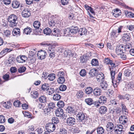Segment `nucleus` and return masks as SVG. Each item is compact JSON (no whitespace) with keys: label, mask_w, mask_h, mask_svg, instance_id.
I'll use <instances>...</instances> for the list:
<instances>
[{"label":"nucleus","mask_w":134,"mask_h":134,"mask_svg":"<svg viewBox=\"0 0 134 134\" xmlns=\"http://www.w3.org/2000/svg\"><path fill=\"white\" fill-rule=\"evenodd\" d=\"M17 19V16L14 14H12L8 17V21L11 24L12 27L16 26Z\"/></svg>","instance_id":"obj_1"},{"label":"nucleus","mask_w":134,"mask_h":134,"mask_svg":"<svg viewBox=\"0 0 134 134\" xmlns=\"http://www.w3.org/2000/svg\"><path fill=\"white\" fill-rule=\"evenodd\" d=\"M46 129L50 132H53L55 129V126L53 123H49L47 124L46 126Z\"/></svg>","instance_id":"obj_2"},{"label":"nucleus","mask_w":134,"mask_h":134,"mask_svg":"<svg viewBox=\"0 0 134 134\" xmlns=\"http://www.w3.org/2000/svg\"><path fill=\"white\" fill-rule=\"evenodd\" d=\"M124 47L123 45L121 44L118 45L116 49V52L118 55L124 53Z\"/></svg>","instance_id":"obj_3"},{"label":"nucleus","mask_w":134,"mask_h":134,"mask_svg":"<svg viewBox=\"0 0 134 134\" xmlns=\"http://www.w3.org/2000/svg\"><path fill=\"white\" fill-rule=\"evenodd\" d=\"M37 54L38 58L42 60L45 58L47 53L45 51L41 50L38 52Z\"/></svg>","instance_id":"obj_4"},{"label":"nucleus","mask_w":134,"mask_h":134,"mask_svg":"<svg viewBox=\"0 0 134 134\" xmlns=\"http://www.w3.org/2000/svg\"><path fill=\"white\" fill-rule=\"evenodd\" d=\"M75 119L73 117H71L68 118L66 121V122L69 126H72L75 123Z\"/></svg>","instance_id":"obj_5"},{"label":"nucleus","mask_w":134,"mask_h":134,"mask_svg":"<svg viewBox=\"0 0 134 134\" xmlns=\"http://www.w3.org/2000/svg\"><path fill=\"white\" fill-rule=\"evenodd\" d=\"M129 35L130 33L128 31H126L124 32L122 37L123 41H129L130 38V36Z\"/></svg>","instance_id":"obj_6"},{"label":"nucleus","mask_w":134,"mask_h":134,"mask_svg":"<svg viewBox=\"0 0 134 134\" xmlns=\"http://www.w3.org/2000/svg\"><path fill=\"white\" fill-rule=\"evenodd\" d=\"M76 117L77 120L79 121H82L85 119V115L82 112H79L77 115Z\"/></svg>","instance_id":"obj_7"},{"label":"nucleus","mask_w":134,"mask_h":134,"mask_svg":"<svg viewBox=\"0 0 134 134\" xmlns=\"http://www.w3.org/2000/svg\"><path fill=\"white\" fill-rule=\"evenodd\" d=\"M22 16L25 18L29 17L31 15V13L29 10L28 9H25L22 13Z\"/></svg>","instance_id":"obj_8"},{"label":"nucleus","mask_w":134,"mask_h":134,"mask_svg":"<svg viewBox=\"0 0 134 134\" xmlns=\"http://www.w3.org/2000/svg\"><path fill=\"white\" fill-rule=\"evenodd\" d=\"M117 127L118 128V129H115L114 130L115 132L116 133L120 134L122 133H124V131L122 129H123V127L121 125H117Z\"/></svg>","instance_id":"obj_9"},{"label":"nucleus","mask_w":134,"mask_h":134,"mask_svg":"<svg viewBox=\"0 0 134 134\" xmlns=\"http://www.w3.org/2000/svg\"><path fill=\"white\" fill-rule=\"evenodd\" d=\"M93 92L94 95L97 97L101 95V90L100 88L96 87L93 90Z\"/></svg>","instance_id":"obj_10"},{"label":"nucleus","mask_w":134,"mask_h":134,"mask_svg":"<svg viewBox=\"0 0 134 134\" xmlns=\"http://www.w3.org/2000/svg\"><path fill=\"white\" fill-rule=\"evenodd\" d=\"M27 59L25 55L19 56L18 57L16 58L17 62L19 63H23L25 62L26 60Z\"/></svg>","instance_id":"obj_11"},{"label":"nucleus","mask_w":134,"mask_h":134,"mask_svg":"<svg viewBox=\"0 0 134 134\" xmlns=\"http://www.w3.org/2000/svg\"><path fill=\"white\" fill-rule=\"evenodd\" d=\"M55 114L57 116L63 117L64 114L63 110L61 108L57 109L55 111Z\"/></svg>","instance_id":"obj_12"},{"label":"nucleus","mask_w":134,"mask_h":134,"mask_svg":"<svg viewBox=\"0 0 134 134\" xmlns=\"http://www.w3.org/2000/svg\"><path fill=\"white\" fill-rule=\"evenodd\" d=\"M52 32V34L56 37H59L60 36V31L57 29H54Z\"/></svg>","instance_id":"obj_13"},{"label":"nucleus","mask_w":134,"mask_h":134,"mask_svg":"<svg viewBox=\"0 0 134 134\" xmlns=\"http://www.w3.org/2000/svg\"><path fill=\"white\" fill-rule=\"evenodd\" d=\"M84 94V93L82 91L79 90L77 91L75 96L77 98L80 99L83 97Z\"/></svg>","instance_id":"obj_14"},{"label":"nucleus","mask_w":134,"mask_h":134,"mask_svg":"<svg viewBox=\"0 0 134 134\" xmlns=\"http://www.w3.org/2000/svg\"><path fill=\"white\" fill-rule=\"evenodd\" d=\"M96 78L98 81L100 82L101 80L102 81L104 78V75L102 72L99 73L96 76Z\"/></svg>","instance_id":"obj_15"},{"label":"nucleus","mask_w":134,"mask_h":134,"mask_svg":"<svg viewBox=\"0 0 134 134\" xmlns=\"http://www.w3.org/2000/svg\"><path fill=\"white\" fill-rule=\"evenodd\" d=\"M120 10L118 9H116L113 10L112 12L113 15L116 17L120 15Z\"/></svg>","instance_id":"obj_16"},{"label":"nucleus","mask_w":134,"mask_h":134,"mask_svg":"<svg viewBox=\"0 0 134 134\" xmlns=\"http://www.w3.org/2000/svg\"><path fill=\"white\" fill-rule=\"evenodd\" d=\"M107 110V108L104 106H101L99 109V111L101 114L105 113Z\"/></svg>","instance_id":"obj_17"},{"label":"nucleus","mask_w":134,"mask_h":134,"mask_svg":"<svg viewBox=\"0 0 134 134\" xmlns=\"http://www.w3.org/2000/svg\"><path fill=\"white\" fill-rule=\"evenodd\" d=\"M100 86L101 88L104 90H109L108 89V85L107 84L106 81H103L100 83Z\"/></svg>","instance_id":"obj_18"},{"label":"nucleus","mask_w":134,"mask_h":134,"mask_svg":"<svg viewBox=\"0 0 134 134\" xmlns=\"http://www.w3.org/2000/svg\"><path fill=\"white\" fill-rule=\"evenodd\" d=\"M78 31L79 34L81 35H85L87 32V30L85 28L80 29Z\"/></svg>","instance_id":"obj_19"},{"label":"nucleus","mask_w":134,"mask_h":134,"mask_svg":"<svg viewBox=\"0 0 134 134\" xmlns=\"http://www.w3.org/2000/svg\"><path fill=\"white\" fill-rule=\"evenodd\" d=\"M106 126L108 130H109L112 132V131H111V130H113V128L114 127V125L112 122H108L107 123Z\"/></svg>","instance_id":"obj_20"},{"label":"nucleus","mask_w":134,"mask_h":134,"mask_svg":"<svg viewBox=\"0 0 134 134\" xmlns=\"http://www.w3.org/2000/svg\"><path fill=\"white\" fill-rule=\"evenodd\" d=\"M51 109L48 107L44 108L43 110L44 113L49 116L51 115V114L52 113V111Z\"/></svg>","instance_id":"obj_21"},{"label":"nucleus","mask_w":134,"mask_h":134,"mask_svg":"<svg viewBox=\"0 0 134 134\" xmlns=\"http://www.w3.org/2000/svg\"><path fill=\"white\" fill-rule=\"evenodd\" d=\"M121 104L122 106V110L123 113L125 114L128 113V110L126 108L125 105L124 104L123 102H121Z\"/></svg>","instance_id":"obj_22"},{"label":"nucleus","mask_w":134,"mask_h":134,"mask_svg":"<svg viewBox=\"0 0 134 134\" xmlns=\"http://www.w3.org/2000/svg\"><path fill=\"white\" fill-rule=\"evenodd\" d=\"M32 31V29L29 27H27L25 28L23 31L24 34L26 35L29 34Z\"/></svg>","instance_id":"obj_23"},{"label":"nucleus","mask_w":134,"mask_h":134,"mask_svg":"<svg viewBox=\"0 0 134 134\" xmlns=\"http://www.w3.org/2000/svg\"><path fill=\"white\" fill-rule=\"evenodd\" d=\"M12 34L14 36L16 35H20V29L19 28H17L13 30L12 31Z\"/></svg>","instance_id":"obj_24"},{"label":"nucleus","mask_w":134,"mask_h":134,"mask_svg":"<svg viewBox=\"0 0 134 134\" xmlns=\"http://www.w3.org/2000/svg\"><path fill=\"white\" fill-rule=\"evenodd\" d=\"M70 29L69 28H66L64 30L63 34L65 36H69L70 34Z\"/></svg>","instance_id":"obj_25"},{"label":"nucleus","mask_w":134,"mask_h":134,"mask_svg":"<svg viewBox=\"0 0 134 134\" xmlns=\"http://www.w3.org/2000/svg\"><path fill=\"white\" fill-rule=\"evenodd\" d=\"M3 106L5 108L7 109H9L12 105L11 103L10 102H4L2 103Z\"/></svg>","instance_id":"obj_26"},{"label":"nucleus","mask_w":134,"mask_h":134,"mask_svg":"<svg viewBox=\"0 0 134 134\" xmlns=\"http://www.w3.org/2000/svg\"><path fill=\"white\" fill-rule=\"evenodd\" d=\"M132 46L131 44L129 43H127L124 47V51H129L130 50V49L131 48Z\"/></svg>","instance_id":"obj_27"},{"label":"nucleus","mask_w":134,"mask_h":134,"mask_svg":"<svg viewBox=\"0 0 134 134\" xmlns=\"http://www.w3.org/2000/svg\"><path fill=\"white\" fill-rule=\"evenodd\" d=\"M66 110L68 113L71 114L75 111L74 108L73 107L68 106L66 109Z\"/></svg>","instance_id":"obj_28"},{"label":"nucleus","mask_w":134,"mask_h":134,"mask_svg":"<svg viewBox=\"0 0 134 134\" xmlns=\"http://www.w3.org/2000/svg\"><path fill=\"white\" fill-rule=\"evenodd\" d=\"M125 13L126 16L131 18H134V14L131 12H129L127 10L125 11Z\"/></svg>","instance_id":"obj_29"},{"label":"nucleus","mask_w":134,"mask_h":134,"mask_svg":"<svg viewBox=\"0 0 134 134\" xmlns=\"http://www.w3.org/2000/svg\"><path fill=\"white\" fill-rule=\"evenodd\" d=\"M20 3L19 2L17 1H15L13 2L12 5L14 8H17L19 7Z\"/></svg>","instance_id":"obj_30"},{"label":"nucleus","mask_w":134,"mask_h":134,"mask_svg":"<svg viewBox=\"0 0 134 134\" xmlns=\"http://www.w3.org/2000/svg\"><path fill=\"white\" fill-rule=\"evenodd\" d=\"M96 73V70L94 69H92L91 70L89 73L90 77H92L95 75Z\"/></svg>","instance_id":"obj_31"},{"label":"nucleus","mask_w":134,"mask_h":134,"mask_svg":"<svg viewBox=\"0 0 134 134\" xmlns=\"http://www.w3.org/2000/svg\"><path fill=\"white\" fill-rule=\"evenodd\" d=\"M52 32L51 30L49 28H47L43 30V32L44 34L46 35H49Z\"/></svg>","instance_id":"obj_32"},{"label":"nucleus","mask_w":134,"mask_h":134,"mask_svg":"<svg viewBox=\"0 0 134 134\" xmlns=\"http://www.w3.org/2000/svg\"><path fill=\"white\" fill-rule=\"evenodd\" d=\"M98 134H103L104 131V130L102 127H99L97 129Z\"/></svg>","instance_id":"obj_33"},{"label":"nucleus","mask_w":134,"mask_h":134,"mask_svg":"<svg viewBox=\"0 0 134 134\" xmlns=\"http://www.w3.org/2000/svg\"><path fill=\"white\" fill-rule=\"evenodd\" d=\"M70 30L71 33L76 34L78 30V28L77 27H72L70 29Z\"/></svg>","instance_id":"obj_34"},{"label":"nucleus","mask_w":134,"mask_h":134,"mask_svg":"<svg viewBox=\"0 0 134 134\" xmlns=\"http://www.w3.org/2000/svg\"><path fill=\"white\" fill-rule=\"evenodd\" d=\"M85 101L86 103L88 105H91L93 103V101L92 99L90 98L86 99Z\"/></svg>","instance_id":"obj_35"},{"label":"nucleus","mask_w":134,"mask_h":134,"mask_svg":"<svg viewBox=\"0 0 134 134\" xmlns=\"http://www.w3.org/2000/svg\"><path fill=\"white\" fill-rule=\"evenodd\" d=\"M40 25V23L38 21H35L33 24L34 27L36 29H38Z\"/></svg>","instance_id":"obj_36"},{"label":"nucleus","mask_w":134,"mask_h":134,"mask_svg":"<svg viewBox=\"0 0 134 134\" xmlns=\"http://www.w3.org/2000/svg\"><path fill=\"white\" fill-rule=\"evenodd\" d=\"M93 91L92 88L91 87H87L85 89V92L87 94H90L92 93Z\"/></svg>","instance_id":"obj_37"},{"label":"nucleus","mask_w":134,"mask_h":134,"mask_svg":"<svg viewBox=\"0 0 134 134\" xmlns=\"http://www.w3.org/2000/svg\"><path fill=\"white\" fill-rule=\"evenodd\" d=\"M54 91V90L53 88L49 87L48 89L47 90V93H48V94L51 95L53 93Z\"/></svg>","instance_id":"obj_38"},{"label":"nucleus","mask_w":134,"mask_h":134,"mask_svg":"<svg viewBox=\"0 0 134 134\" xmlns=\"http://www.w3.org/2000/svg\"><path fill=\"white\" fill-rule=\"evenodd\" d=\"M91 64L92 66H97L98 65V62L97 59H93L91 61Z\"/></svg>","instance_id":"obj_39"},{"label":"nucleus","mask_w":134,"mask_h":134,"mask_svg":"<svg viewBox=\"0 0 134 134\" xmlns=\"http://www.w3.org/2000/svg\"><path fill=\"white\" fill-rule=\"evenodd\" d=\"M61 98V96L58 94H54L53 97V99L55 100H60Z\"/></svg>","instance_id":"obj_40"},{"label":"nucleus","mask_w":134,"mask_h":134,"mask_svg":"<svg viewBox=\"0 0 134 134\" xmlns=\"http://www.w3.org/2000/svg\"><path fill=\"white\" fill-rule=\"evenodd\" d=\"M57 105L59 108H62L64 105V102L62 100H60L57 103Z\"/></svg>","instance_id":"obj_41"},{"label":"nucleus","mask_w":134,"mask_h":134,"mask_svg":"<svg viewBox=\"0 0 134 134\" xmlns=\"http://www.w3.org/2000/svg\"><path fill=\"white\" fill-rule=\"evenodd\" d=\"M55 78V75L54 74H51L49 75L48 79L50 81H53Z\"/></svg>","instance_id":"obj_42"},{"label":"nucleus","mask_w":134,"mask_h":134,"mask_svg":"<svg viewBox=\"0 0 134 134\" xmlns=\"http://www.w3.org/2000/svg\"><path fill=\"white\" fill-rule=\"evenodd\" d=\"M58 82L59 83H63L65 81V79L64 77H58Z\"/></svg>","instance_id":"obj_43"},{"label":"nucleus","mask_w":134,"mask_h":134,"mask_svg":"<svg viewBox=\"0 0 134 134\" xmlns=\"http://www.w3.org/2000/svg\"><path fill=\"white\" fill-rule=\"evenodd\" d=\"M39 101L41 103H44L46 102V97L43 96H41L39 98Z\"/></svg>","instance_id":"obj_44"},{"label":"nucleus","mask_w":134,"mask_h":134,"mask_svg":"<svg viewBox=\"0 0 134 134\" xmlns=\"http://www.w3.org/2000/svg\"><path fill=\"white\" fill-rule=\"evenodd\" d=\"M131 72V71L129 69H125L124 71V74L125 76H130Z\"/></svg>","instance_id":"obj_45"},{"label":"nucleus","mask_w":134,"mask_h":134,"mask_svg":"<svg viewBox=\"0 0 134 134\" xmlns=\"http://www.w3.org/2000/svg\"><path fill=\"white\" fill-rule=\"evenodd\" d=\"M24 114L25 116L26 117L28 118H30L31 117V115L30 113L28 111H25L24 113Z\"/></svg>","instance_id":"obj_46"},{"label":"nucleus","mask_w":134,"mask_h":134,"mask_svg":"<svg viewBox=\"0 0 134 134\" xmlns=\"http://www.w3.org/2000/svg\"><path fill=\"white\" fill-rule=\"evenodd\" d=\"M48 107L50 109H53L55 107V104L53 102H50L48 105Z\"/></svg>","instance_id":"obj_47"},{"label":"nucleus","mask_w":134,"mask_h":134,"mask_svg":"<svg viewBox=\"0 0 134 134\" xmlns=\"http://www.w3.org/2000/svg\"><path fill=\"white\" fill-rule=\"evenodd\" d=\"M52 123L57 124L59 122V120L58 118L56 117H53L52 119Z\"/></svg>","instance_id":"obj_48"},{"label":"nucleus","mask_w":134,"mask_h":134,"mask_svg":"<svg viewBox=\"0 0 134 134\" xmlns=\"http://www.w3.org/2000/svg\"><path fill=\"white\" fill-rule=\"evenodd\" d=\"M49 86L47 84L45 83L42 86V90L45 91L47 90Z\"/></svg>","instance_id":"obj_49"},{"label":"nucleus","mask_w":134,"mask_h":134,"mask_svg":"<svg viewBox=\"0 0 134 134\" xmlns=\"http://www.w3.org/2000/svg\"><path fill=\"white\" fill-rule=\"evenodd\" d=\"M32 97L34 98H36L38 96V93L37 91H33L31 92Z\"/></svg>","instance_id":"obj_50"},{"label":"nucleus","mask_w":134,"mask_h":134,"mask_svg":"<svg viewBox=\"0 0 134 134\" xmlns=\"http://www.w3.org/2000/svg\"><path fill=\"white\" fill-rule=\"evenodd\" d=\"M66 86L64 85H62L60 86L59 89L60 91H65L66 89Z\"/></svg>","instance_id":"obj_51"},{"label":"nucleus","mask_w":134,"mask_h":134,"mask_svg":"<svg viewBox=\"0 0 134 134\" xmlns=\"http://www.w3.org/2000/svg\"><path fill=\"white\" fill-rule=\"evenodd\" d=\"M86 70L84 69H82L80 72V75L82 76H85L86 75Z\"/></svg>","instance_id":"obj_52"},{"label":"nucleus","mask_w":134,"mask_h":134,"mask_svg":"<svg viewBox=\"0 0 134 134\" xmlns=\"http://www.w3.org/2000/svg\"><path fill=\"white\" fill-rule=\"evenodd\" d=\"M110 74L111 76L112 80L113 81V80L115 78V71L113 70H111V68L110 69Z\"/></svg>","instance_id":"obj_53"},{"label":"nucleus","mask_w":134,"mask_h":134,"mask_svg":"<svg viewBox=\"0 0 134 134\" xmlns=\"http://www.w3.org/2000/svg\"><path fill=\"white\" fill-rule=\"evenodd\" d=\"M127 119V117L125 116H121L119 118V119L120 121V123H122L123 122H122L123 120L125 119Z\"/></svg>","instance_id":"obj_54"},{"label":"nucleus","mask_w":134,"mask_h":134,"mask_svg":"<svg viewBox=\"0 0 134 134\" xmlns=\"http://www.w3.org/2000/svg\"><path fill=\"white\" fill-rule=\"evenodd\" d=\"M26 69V68L24 66L20 67L18 69V72L20 73H22L25 71Z\"/></svg>","instance_id":"obj_55"},{"label":"nucleus","mask_w":134,"mask_h":134,"mask_svg":"<svg viewBox=\"0 0 134 134\" xmlns=\"http://www.w3.org/2000/svg\"><path fill=\"white\" fill-rule=\"evenodd\" d=\"M21 104V103L20 102V101L19 100L15 101L13 103L14 105L17 107H19L20 105Z\"/></svg>","instance_id":"obj_56"},{"label":"nucleus","mask_w":134,"mask_h":134,"mask_svg":"<svg viewBox=\"0 0 134 134\" xmlns=\"http://www.w3.org/2000/svg\"><path fill=\"white\" fill-rule=\"evenodd\" d=\"M99 99L101 101H103V103L105 102L107 100V98L104 96H102L100 97Z\"/></svg>","instance_id":"obj_57"},{"label":"nucleus","mask_w":134,"mask_h":134,"mask_svg":"<svg viewBox=\"0 0 134 134\" xmlns=\"http://www.w3.org/2000/svg\"><path fill=\"white\" fill-rule=\"evenodd\" d=\"M110 103L112 104V105H118L117 106H119V104L117 103V101H116L115 99L111 100L110 101Z\"/></svg>","instance_id":"obj_58"},{"label":"nucleus","mask_w":134,"mask_h":134,"mask_svg":"<svg viewBox=\"0 0 134 134\" xmlns=\"http://www.w3.org/2000/svg\"><path fill=\"white\" fill-rule=\"evenodd\" d=\"M133 87L132 83L131 82H129L126 85V88L128 89L131 88Z\"/></svg>","instance_id":"obj_59"},{"label":"nucleus","mask_w":134,"mask_h":134,"mask_svg":"<svg viewBox=\"0 0 134 134\" xmlns=\"http://www.w3.org/2000/svg\"><path fill=\"white\" fill-rule=\"evenodd\" d=\"M5 121L4 117L2 115H0V123H3L5 122Z\"/></svg>","instance_id":"obj_60"},{"label":"nucleus","mask_w":134,"mask_h":134,"mask_svg":"<svg viewBox=\"0 0 134 134\" xmlns=\"http://www.w3.org/2000/svg\"><path fill=\"white\" fill-rule=\"evenodd\" d=\"M49 23L51 26H53L55 24V22L53 20H50L49 21Z\"/></svg>","instance_id":"obj_61"},{"label":"nucleus","mask_w":134,"mask_h":134,"mask_svg":"<svg viewBox=\"0 0 134 134\" xmlns=\"http://www.w3.org/2000/svg\"><path fill=\"white\" fill-rule=\"evenodd\" d=\"M127 27L129 30L131 31H134V25H127Z\"/></svg>","instance_id":"obj_62"},{"label":"nucleus","mask_w":134,"mask_h":134,"mask_svg":"<svg viewBox=\"0 0 134 134\" xmlns=\"http://www.w3.org/2000/svg\"><path fill=\"white\" fill-rule=\"evenodd\" d=\"M35 131L37 132L38 133L40 134L43 131V129H42L39 127L37 128L35 130Z\"/></svg>","instance_id":"obj_63"},{"label":"nucleus","mask_w":134,"mask_h":134,"mask_svg":"<svg viewBox=\"0 0 134 134\" xmlns=\"http://www.w3.org/2000/svg\"><path fill=\"white\" fill-rule=\"evenodd\" d=\"M60 132L62 134H67V130L64 128L60 129Z\"/></svg>","instance_id":"obj_64"}]
</instances>
